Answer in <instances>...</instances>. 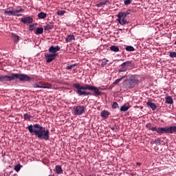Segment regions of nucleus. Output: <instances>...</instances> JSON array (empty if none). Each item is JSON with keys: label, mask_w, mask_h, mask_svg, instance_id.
Segmentation results:
<instances>
[{"label": "nucleus", "mask_w": 176, "mask_h": 176, "mask_svg": "<svg viewBox=\"0 0 176 176\" xmlns=\"http://www.w3.org/2000/svg\"><path fill=\"white\" fill-rule=\"evenodd\" d=\"M73 87L76 89V93L78 96H93L91 92L94 91V96H101V91L100 90H105V88L97 87L90 85L89 84L85 85V86L80 85L79 83L73 84ZM86 90H90V91H86Z\"/></svg>", "instance_id": "1"}, {"label": "nucleus", "mask_w": 176, "mask_h": 176, "mask_svg": "<svg viewBox=\"0 0 176 176\" xmlns=\"http://www.w3.org/2000/svg\"><path fill=\"white\" fill-rule=\"evenodd\" d=\"M28 130L31 134H34L38 140H44V141H49L50 138V131L49 129L41 126L39 124L34 125L30 124L28 126Z\"/></svg>", "instance_id": "2"}, {"label": "nucleus", "mask_w": 176, "mask_h": 176, "mask_svg": "<svg viewBox=\"0 0 176 176\" xmlns=\"http://www.w3.org/2000/svg\"><path fill=\"white\" fill-rule=\"evenodd\" d=\"M14 79H18L21 82H30L31 77L25 74L12 73L10 76H0V82L6 83V82H12Z\"/></svg>", "instance_id": "3"}, {"label": "nucleus", "mask_w": 176, "mask_h": 176, "mask_svg": "<svg viewBox=\"0 0 176 176\" xmlns=\"http://www.w3.org/2000/svg\"><path fill=\"white\" fill-rule=\"evenodd\" d=\"M140 83V78L138 76L134 75L130 77L129 78L124 80L122 86L124 89H134L137 85Z\"/></svg>", "instance_id": "4"}, {"label": "nucleus", "mask_w": 176, "mask_h": 176, "mask_svg": "<svg viewBox=\"0 0 176 176\" xmlns=\"http://www.w3.org/2000/svg\"><path fill=\"white\" fill-rule=\"evenodd\" d=\"M174 133H176V126L158 128V134H174Z\"/></svg>", "instance_id": "5"}, {"label": "nucleus", "mask_w": 176, "mask_h": 176, "mask_svg": "<svg viewBox=\"0 0 176 176\" xmlns=\"http://www.w3.org/2000/svg\"><path fill=\"white\" fill-rule=\"evenodd\" d=\"M86 112V107L83 105L73 107V114L76 116H82Z\"/></svg>", "instance_id": "6"}, {"label": "nucleus", "mask_w": 176, "mask_h": 176, "mask_svg": "<svg viewBox=\"0 0 176 176\" xmlns=\"http://www.w3.org/2000/svg\"><path fill=\"white\" fill-rule=\"evenodd\" d=\"M45 57L46 58V63L49 64V63H52V61L56 60V57H57V54H45Z\"/></svg>", "instance_id": "7"}, {"label": "nucleus", "mask_w": 176, "mask_h": 176, "mask_svg": "<svg viewBox=\"0 0 176 176\" xmlns=\"http://www.w3.org/2000/svg\"><path fill=\"white\" fill-rule=\"evenodd\" d=\"M21 21L23 24H32V23H34V18L31 16L21 18Z\"/></svg>", "instance_id": "8"}, {"label": "nucleus", "mask_w": 176, "mask_h": 176, "mask_svg": "<svg viewBox=\"0 0 176 176\" xmlns=\"http://www.w3.org/2000/svg\"><path fill=\"white\" fill-rule=\"evenodd\" d=\"M60 50V46L58 45H56V46H53L52 45L49 50H48V52L50 53H52V54H57V52H59Z\"/></svg>", "instance_id": "9"}, {"label": "nucleus", "mask_w": 176, "mask_h": 176, "mask_svg": "<svg viewBox=\"0 0 176 176\" xmlns=\"http://www.w3.org/2000/svg\"><path fill=\"white\" fill-rule=\"evenodd\" d=\"M117 21L120 24V25H126V24H129V21L126 18H122V19H117Z\"/></svg>", "instance_id": "10"}, {"label": "nucleus", "mask_w": 176, "mask_h": 176, "mask_svg": "<svg viewBox=\"0 0 176 176\" xmlns=\"http://www.w3.org/2000/svg\"><path fill=\"white\" fill-rule=\"evenodd\" d=\"M146 105L147 107H150L152 111H156V108H157V106L156 105V104L152 102V101H150V100L146 102Z\"/></svg>", "instance_id": "11"}, {"label": "nucleus", "mask_w": 176, "mask_h": 176, "mask_svg": "<svg viewBox=\"0 0 176 176\" xmlns=\"http://www.w3.org/2000/svg\"><path fill=\"white\" fill-rule=\"evenodd\" d=\"M11 36L14 43H18V42L20 41V36L17 35V34L12 33Z\"/></svg>", "instance_id": "12"}, {"label": "nucleus", "mask_w": 176, "mask_h": 176, "mask_svg": "<svg viewBox=\"0 0 176 176\" xmlns=\"http://www.w3.org/2000/svg\"><path fill=\"white\" fill-rule=\"evenodd\" d=\"M100 116L103 119H108V117L109 116V112L107 110H104L100 113Z\"/></svg>", "instance_id": "13"}, {"label": "nucleus", "mask_w": 176, "mask_h": 176, "mask_svg": "<svg viewBox=\"0 0 176 176\" xmlns=\"http://www.w3.org/2000/svg\"><path fill=\"white\" fill-rule=\"evenodd\" d=\"M54 171L58 175L63 174V168H61V166H60V165H56L55 166Z\"/></svg>", "instance_id": "14"}, {"label": "nucleus", "mask_w": 176, "mask_h": 176, "mask_svg": "<svg viewBox=\"0 0 176 176\" xmlns=\"http://www.w3.org/2000/svg\"><path fill=\"white\" fill-rule=\"evenodd\" d=\"M125 65V67H126L127 68H133V67H134V63H133L131 60H127L126 62L123 63Z\"/></svg>", "instance_id": "15"}, {"label": "nucleus", "mask_w": 176, "mask_h": 176, "mask_svg": "<svg viewBox=\"0 0 176 176\" xmlns=\"http://www.w3.org/2000/svg\"><path fill=\"white\" fill-rule=\"evenodd\" d=\"M23 12H24V9L23 8H20L19 10H14V13L15 14H14V16H16V17H20V16H22V14L19 13L20 12L23 13Z\"/></svg>", "instance_id": "16"}, {"label": "nucleus", "mask_w": 176, "mask_h": 176, "mask_svg": "<svg viewBox=\"0 0 176 176\" xmlns=\"http://www.w3.org/2000/svg\"><path fill=\"white\" fill-rule=\"evenodd\" d=\"M65 41H66L67 43H69V42H72V41H75V36H74V34L68 35L66 37Z\"/></svg>", "instance_id": "17"}, {"label": "nucleus", "mask_w": 176, "mask_h": 176, "mask_svg": "<svg viewBox=\"0 0 176 176\" xmlns=\"http://www.w3.org/2000/svg\"><path fill=\"white\" fill-rule=\"evenodd\" d=\"M124 78H127V75H124L122 77L116 79L113 82V85H114V86H116V85H118V83H120V82H122V80H123V79H124Z\"/></svg>", "instance_id": "18"}, {"label": "nucleus", "mask_w": 176, "mask_h": 176, "mask_svg": "<svg viewBox=\"0 0 176 176\" xmlns=\"http://www.w3.org/2000/svg\"><path fill=\"white\" fill-rule=\"evenodd\" d=\"M120 67H121L118 69V72H126V71H127V67L124 63L120 65Z\"/></svg>", "instance_id": "19"}, {"label": "nucleus", "mask_w": 176, "mask_h": 176, "mask_svg": "<svg viewBox=\"0 0 176 176\" xmlns=\"http://www.w3.org/2000/svg\"><path fill=\"white\" fill-rule=\"evenodd\" d=\"M47 16V14H46V12H41L38 14V17L39 19H46Z\"/></svg>", "instance_id": "20"}, {"label": "nucleus", "mask_w": 176, "mask_h": 176, "mask_svg": "<svg viewBox=\"0 0 176 176\" xmlns=\"http://www.w3.org/2000/svg\"><path fill=\"white\" fill-rule=\"evenodd\" d=\"M109 4V1L106 0L104 1L100 2L98 4H96L97 8H101L102 6H105V5Z\"/></svg>", "instance_id": "21"}, {"label": "nucleus", "mask_w": 176, "mask_h": 176, "mask_svg": "<svg viewBox=\"0 0 176 176\" xmlns=\"http://www.w3.org/2000/svg\"><path fill=\"white\" fill-rule=\"evenodd\" d=\"M131 106H126V104H124L120 107V111L121 112H126V111L129 110Z\"/></svg>", "instance_id": "22"}, {"label": "nucleus", "mask_w": 176, "mask_h": 176, "mask_svg": "<svg viewBox=\"0 0 176 176\" xmlns=\"http://www.w3.org/2000/svg\"><path fill=\"white\" fill-rule=\"evenodd\" d=\"M34 32L36 35H41V34H43V28H38Z\"/></svg>", "instance_id": "23"}, {"label": "nucleus", "mask_w": 176, "mask_h": 176, "mask_svg": "<svg viewBox=\"0 0 176 176\" xmlns=\"http://www.w3.org/2000/svg\"><path fill=\"white\" fill-rule=\"evenodd\" d=\"M33 87H34V89H43V84H41V82H35L33 84Z\"/></svg>", "instance_id": "24"}, {"label": "nucleus", "mask_w": 176, "mask_h": 176, "mask_svg": "<svg viewBox=\"0 0 176 176\" xmlns=\"http://www.w3.org/2000/svg\"><path fill=\"white\" fill-rule=\"evenodd\" d=\"M118 19H126L127 17V15L124 13V12H119L117 15Z\"/></svg>", "instance_id": "25"}, {"label": "nucleus", "mask_w": 176, "mask_h": 176, "mask_svg": "<svg viewBox=\"0 0 176 176\" xmlns=\"http://www.w3.org/2000/svg\"><path fill=\"white\" fill-rule=\"evenodd\" d=\"M166 104H173L174 101L173 100V98L171 96H168L166 98Z\"/></svg>", "instance_id": "26"}, {"label": "nucleus", "mask_w": 176, "mask_h": 176, "mask_svg": "<svg viewBox=\"0 0 176 176\" xmlns=\"http://www.w3.org/2000/svg\"><path fill=\"white\" fill-rule=\"evenodd\" d=\"M110 50H111V52H119V47L116 45H112L110 47Z\"/></svg>", "instance_id": "27"}, {"label": "nucleus", "mask_w": 176, "mask_h": 176, "mask_svg": "<svg viewBox=\"0 0 176 176\" xmlns=\"http://www.w3.org/2000/svg\"><path fill=\"white\" fill-rule=\"evenodd\" d=\"M4 14H8V16H14V14H16L14 13V10H10V11L6 10L4 12Z\"/></svg>", "instance_id": "28"}, {"label": "nucleus", "mask_w": 176, "mask_h": 176, "mask_svg": "<svg viewBox=\"0 0 176 176\" xmlns=\"http://www.w3.org/2000/svg\"><path fill=\"white\" fill-rule=\"evenodd\" d=\"M43 89H53V85L50 83L43 84Z\"/></svg>", "instance_id": "29"}, {"label": "nucleus", "mask_w": 176, "mask_h": 176, "mask_svg": "<svg viewBox=\"0 0 176 176\" xmlns=\"http://www.w3.org/2000/svg\"><path fill=\"white\" fill-rule=\"evenodd\" d=\"M125 50H126V52H134L135 49L131 45H128L126 47Z\"/></svg>", "instance_id": "30"}, {"label": "nucleus", "mask_w": 176, "mask_h": 176, "mask_svg": "<svg viewBox=\"0 0 176 176\" xmlns=\"http://www.w3.org/2000/svg\"><path fill=\"white\" fill-rule=\"evenodd\" d=\"M31 118H32V116L28 113L23 114L24 120H31Z\"/></svg>", "instance_id": "31"}, {"label": "nucleus", "mask_w": 176, "mask_h": 176, "mask_svg": "<svg viewBox=\"0 0 176 176\" xmlns=\"http://www.w3.org/2000/svg\"><path fill=\"white\" fill-rule=\"evenodd\" d=\"M54 28V26L53 25H46L45 27H44V30L45 31H50V30H53Z\"/></svg>", "instance_id": "32"}, {"label": "nucleus", "mask_w": 176, "mask_h": 176, "mask_svg": "<svg viewBox=\"0 0 176 176\" xmlns=\"http://www.w3.org/2000/svg\"><path fill=\"white\" fill-rule=\"evenodd\" d=\"M107 63H109V60L107 58H103L102 60L101 67H105V65H107Z\"/></svg>", "instance_id": "33"}, {"label": "nucleus", "mask_w": 176, "mask_h": 176, "mask_svg": "<svg viewBox=\"0 0 176 176\" xmlns=\"http://www.w3.org/2000/svg\"><path fill=\"white\" fill-rule=\"evenodd\" d=\"M38 23H33L29 25V31H34L35 30L36 27L35 25H37Z\"/></svg>", "instance_id": "34"}, {"label": "nucleus", "mask_w": 176, "mask_h": 176, "mask_svg": "<svg viewBox=\"0 0 176 176\" xmlns=\"http://www.w3.org/2000/svg\"><path fill=\"white\" fill-rule=\"evenodd\" d=\"M110 129L113 131H116V133L119 131L120 130L119 126H118L117 125H115L114 126H111Z\"/></svg>", "instance_id": "35"}, {"label": "nucleus", "mask_w": 176, "mask_h": 176, "mask_svg": "<svg viewBox=\"0 0 176 176\" xmlns=\"http://www.w3.org/2000/svg\"><path fill=\"white\" fill-rule=\"evenodd\" d=\"M14 170L15 171H16V173H19V171H20V170H21V164H17L14 166Z\"/></svg>", "instance_id": "36"}, {"label": "nucleus", "mask_w": 176, "mask_h": 176, "mask_svg": "<svg viewBox=\"0 0 176 176\" xmlns=\"http://www.w3.org/2000/svg\"><path fill=\"white\" fill-rule=\"evenodd\" d=\"M117 108H119V104H118V102H113L112 104V109H116Z\"/></svg>", "instance_id": "37"}, {"label": "nucleus", "mask_w": 176, "mask_h": 176, "mask_svg": "<svg viewBox=\"0 0 176 176\" xmlns=\"http://www.w3.org/2000/svg\"><path fill=\"white\" fill-rule=\"evenodd\" d=\"M169 56L170 57V58H176V52H170Z\"/></svg>", "instance_id": "38"}, {"label": "nucleus", "mask_w": 176, "mask_h": 176, "mask_svg": "<svg viewBox=\"0 0 176 176\" xmlns=\"http://www.w3.org/2000/svg\"><path fill=\"white\" fill-rule=\"evenodd\" d=\"M65 13V10H58L56 12V14H58V16H63V14Z\"/></svg>", "instance_id": "39"}, {"label": "nucleus", "mask_w": 176, "mask_h": 176, "mask_svg": "<svg viewBox=\"0 0 176 176\" xmlns=\"http://www.w3.org/2000/svg\"><path fill=\"white\" fill-rule=\"evenodd\" d=\"M78 64L75 63L66 67V69H72L74 67H76Z\"/></svg>", "instance_id": "40"}, {"label": "nucleus", "mask_w": 176, "mask_h": 176, "mask_svg": "<svg viewBox=\"0 0 176 176\" xmlns=\"http://www.w3.org/2000/svg\"><path fill=\"white\" fill-rule=\"evenodd\" d=\"M124 5H131V0H124Z\"/></svg>", "instance_id": "41"}, {"label": "nucleus", "mask_w": 176, "mask_h": 176, "mask_svg": "<svg viewBox=\"0 0 176 176\" xmlns=\"http://www.w3.org/2000/svg\"><path fill=\"white\" fill-rule=\"evenodd\" d=\"M150 130H151V131H156L158 133L159 128L157 129L156 126H153Z\"/></svg>", "instance_id": "42"}, {"label": "nucleus", "mask_w": 176, "mask_h": 176, "mask_svg": "<svg viewBox=\"0 0 176 176\" xmlns=\"http://www.w3.org/2000/svg\"><path fill=\"white\" fill-rule=\"evenodd\" d=\"M146 129H148V130H151V129H152V125L151 124V123H148L146 124Z\"/></svg>", "instance_id": "43"}, {"label": "nucleus", "mask_w": 176, "mask_h": 176, "mask_svg": "<svg viewBox=\"0 0 176 176\" xmlns=\"http://www.w3.org/2000/svg\"><path fill=\"white\" fill-rule=\"evenodd\" d=\"M124 12L127 16V15L130 14V13H131V10H128L126 12Z\"/></svg>", "instance_id": "44"}, {"label": "nucleus", "mask_w": 176, "mask_h": 176, "mask_svg": "<svg viewBox=\"0 0 176 176\" xmlns=\"http://www.w3.org/2000/svg\"><path fill=\"white\" fill-rule=\"evenodd\" d=\"M155 144H157V145H160V141L155 142Z\"/></svg>", "instance_id": "45"}, {"label": "nucleus", "mask_w": 176, "mask_h": 176, "mask_svg": "<svg viewBox=\"0 0 176 176\" xmlns=\"http://www.w3.org/2000/svg\"><path fill=\"white\" fill-rule=\"evenodd\" d=\"M137 165L138 166H141V163L140 162H137Z\"/></svg>", "instance_id": "46"}, {"label": "nucleus", "mask_w": 176, "mask_h": 176, "mask_svg": "<svg viewBox=\"0 0 176 176\" xmlns=\"http://www.w3.org/2000/svg\"><path fill=\"white\" fill-rule=\"evenodd\" d=\"M48 176H54V175H48Z\"/></svg>", "instance_id": "47"}]
</instances>
